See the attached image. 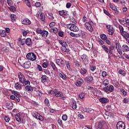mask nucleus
<instances>
[{
  "label": "nucleus",
  "mask_w": 129,
  "mask_h": 129,
  "mask_svg": "<svg viewBox=\"0 0 129 129\" xmlns=\"http://www.w3.org/2000/svg\"><path fill=\"white\" fill-rule=\"evenodd\" d=\"M67 27L69 30L73 32H78V31H79L78 27L74 24H69L67 25Z\"/></svg>",
  "instance_id": "f257e3e1"
},
{
  "label": "nucleus",
  "mask_w": 129,
  "mask_h": 129,
  "mask_svg": "<svg viewBox=\"0 0 129 129\" xmlns=\"http://www.w3.org/2000/svg\"><path fill=\"white\" fill-rule=\"evenodd\" d=\"M93 25V22H92V21H89L88 22H86L84 24L85 28L91 33L93 32V28H92Z\"/></svg>",
  "instance_id": "f03ea898"
},
{
  "label": "nucleus",
  "mask_w": 129,
  "mask_h": 129,
  "mask_svg": "<svg viewBox=\"0 0 129 129\" xmlns=\"http://www.w3.org/2000/svg\"><path fill=\"white\" fill-rule=\"evenodd\" d=\"M32 114L33 116L36 119H38V120H40V121H44V117H43L42 115H41L40 113H38L37 112L33 111Z\"/></svg>",
  "instance_id": "7ed1b4c3"
},
{
  "label": "nucleus",
  "mask_w": 129,
  "mask_h": 129,
  "mask_svg": "<svg viewBox=\"0 0 129 129\" xmlns=\"http://www.w3.org/2000/svg\"><path fill=\"white\" fill-rule=\"evenodd\" d=\"M26 58L28 60H30V61H35L37 59V56L35 53L30 52L26 55Z\"/></svg>",
  "instance_id": "20e7f679"
},
{
  "label": "nucleus",
  "mask_w": 129,
  "mask_h": 129,
  "mask_svg": "<svg viewBox=\"0 0 129 129\" xmlns=\"http://www.w3.org/2000/svg\"><path fill=\"white\" fill-rule=\"evenodd\" d=\"M54 94L56 97H62V99L64 100L65 97H64V94L60 91H58L56 89H55Z\"/></svg>",
  "instance_id": "39448f33"
},
{
  "label": "nucleus",
  "mask_w": 129,
  "mask_h": 129,
  "mask_svg": "<svg viewBox=\"0 0 129 129\" xmlns=\"http://www.w3.org/2000/svg\"><path fill=\"white\" fill-rule=\"evenodd\" d=\"M59 15L64 18V19H67V18L69 17V14H68V11H67L66 10L59 11Z\"/></svg>",
  "instance_id": "423d86ee"
},
{
  "label": "nucleus",
  "mask_w": 129,
  "mask_h": 129,
  "mask_svg": "<svg viewBox=\"0 0 129 129\" xmlns=\"http://www.w3.org/2000/svg\"><path fill=\"white\" fill-rule=\"evenodd\" d=\"M103 90L106 92H108V91H109V92H112V91L114 90V87L112 85L109 86H107L106 87L103 88Z\"/></svg>",
  "instance_id": "0eeeda50"
},
{
  "label": "nucleus",
  "mask_w": 129,
  "mask_h": 129,
  "mask_svg": "<svg viewBox=\"0 0 129 129\" xmlns=\"http://www.w3.org/2000/svg\"><path fill=\"white\" fill-rule=\"evenodd\" d=\"M18 77L19 78V81L21 83H24L25 81H26V78H25V76H24V74L22 73H19L18 74Z\"/></svg>",
  "instance_id": "6e6552de"
},
{
  "label": "nucleus",
  "mask_w": 129,
  "mask_h": 129,
  "mask_svg": "<svg viewBox=\"0 0 129 129\" xmlns=\"http://www.w3.org/2000/svg\"><path fill=\"white\" fill-rule=\"evenodd\" d=\"M125 125L122 121H119L116 124L117 129H125Z\"/></svg>",
  "instance_id": "1a4fd4ad"
},
{
  "label": "nucleus",
  "mask_w": 129,
  "mask_h": 129,
  "mask_svg": "<svg viewBox=\"0 0 129 129\" xmlns=\"http://www.w3.org/2000/svg\"><path fill=\"white\" fill-rule=\"evenodd\" d=\"M106 28L108 29L107 33L108 35H111V36H112V35L114 34L113 27L110 25H106Z\"/></svg>",
  "instance_id": "9d476101"
},
{
  "label": "nucleus",
  "mask_w": 129,
  "mask_h": 129,
  "mask_svg": "<svg viewBox=\"0 0 129 129\" xmlns=\"http://www.w3.org/2000/svg\"><path fill=\"white\" fill-rule=\"evenodd\" d=\"M116 49L118 53L121 56L122 55V51L121 49V46L119 44V43H116Z\"/></svg>",
  "instance_id": "9b49d317"
},
{
  "label": "nucleus",
  "mask_w": 129,
  "mask_h": 129,
  "mask_svg": "<svg viewBox=\"0 0 129 129\" xmlns=\"http://www.w3.org/2000/svg\"><path fill=\"white\" fill-rule=\"evenodd\" d=\"M123 38L126 40V41H128L129 40V34L126 31H124L120 33Z\"/></svg>",
  "instance_id": "f8f14e48"
},
{
  "label": "nucleus",
  "mask_w": 129,
  "mask_h": 129,
  "mask_svg": "<svg viewBox=\"0 0 129 129\" xmlns=\"http://www.w3.org/2000/svg\"><path fill=\"white\" fill-rule=\"evenodd\" d=\"M122 52L126 53L129 51V47L126 44H123L121 46Z\"/></svg>",
  "instance_id": "ddd939ff"
},
{
  "label": "nucleus",
  "mask_w": 129,
  "mask_h": 129,
  "mask_svg": "<svg viewBox=\"0 0 129 129\" xmlns=\"http://www.w3.org/2000/svg\"><path fill=\"white\" fill-rule=\"evenodd\" d=\"M31 67V61H26L23 64V68H25V69H29Z\"/></svg>",
  "instance_id": "4468645a"
},
{
  "label": "nucleus",
  "mask_w": 129,
  "mask_h": 129,
  "mask_svg": "<svg viewBox=\"0 0 129 129\" xmlns=\"http://www.w3.org/2000/svg\"><path fill=\"white\" fill-rule=\"evenodd\" d=\"M85 81L87 83H91L93 81V77L92 76H88L85 78Z\"/></svg>",
  "instance_id": "2eb2a0df"
},
{
  "label": "nucleus",
  "mask_w": 129,
  "mask_h": 129,
  "mask_svg": "<svg viewBox=\"0 0 129 129\" xmlns=\"http://www.w3.org/2000/svg\"><path fill=\"white\" fill-rule=\"evenodd\" d=\"M22 24L29 26V25H31V21L27 18H25L22 21Z\"/></svg>",
  "instance_id": "dca6fc26"
},
{
  "label": "nucleus",
  "mask_w": 129,
  "mask_h": 129,
  "mask_svg": "<svg viewBox=\"0 0 129 129\" xmlns=\"http://www.w3.org/2000/svg\"><path fill=\"white\" fill-rule=\"evenodd\" d=\"M99 101L102 102V103H107L108 102H109V100L106 98H100Z\"/></svg>",
  "instance_id": "f3484780"
},
{
  "label": "nucleus",
  "mask_w": 129,
  "mask_h": 129,
  "mask_svg": "<svg viewBox=\"0 0 129 129\" xmlns=\"http://www.w3.org/2000/svg\"><path fill=\"white\" fill-rule=\"evenodd\" d=\"M48 34L49 33L48 32V31L46 30H42V32H41V34L40 35H41L42 38H47V37H48Z\"/></svg>",
  "instance_id": "a211bd4d"
},
{
  "label": "nucleus",
  "mask_w": 129,
  "mask_h": 129,
  "mask_svg": "<svg viewBox=\"0 0 129 129\" xmlns=\"http://www.w3.org/2000/svg\"><path fill=\"white\" fill-rule=\"evenodd\" d=\"M15 87L17 90H21L22 89V85L19 82L16 83L15 84Z\"/></svg>",
  "instance_id": "6ab92c4d"
},
{
  "label": "nucleus",
  "mask_w": 129,
  "mask_h": 129,
  "mask_svg": "<svg viewBox=\"0 0 129 129\" xmlns=\"http://www.w3.org/2000/svg\"><path fill=\"white\" fill-rule=\"evenodd\" d=\"M109 6H110V8H111L112 10L114 11L113 13L115 15H118V11H117V8H116L115 7L111 6V4H110Z\"/></svg>",
  "instance_id": "aec40b11"
},
{
  "label": "nucleus",
  "mask_w": 129,
  "mask_h": 129,
  "mask_svg": "<svg viewBox=\"0 0 129 129\" xmlns=\"http://www.w3.org/2000/svg\"><path fill=\"white\" fill-rule=\"evenodd\" d=\"M58 42L60 45H61V47H68L67 43L65 41H62V40H59Z\"/></svg>",
  "instance_id": "412c9836"
},
{
  "label": "nucleus",
  "mask_w": 129,
  "mask_h": 129,
  "mask_svg": "<svg viewBox=\"0 0 129 129\" xmlns=\"http://www.w3.org/2000/svg\"><path fill=\"white\" fill-rule=\"evenodd\" d=\"M25 89L26 91H28V92H32L33 90V88L31 86H26L25 87Z\"/></svg>",
  "instance_id": "4be33fe9"
},
{
  "label": "nucleus",
  "mask_w": 129,
  "mask_h": 129,
  "mask_svg": "<svg viewBox=\"0 0 129 129\" xmlns=\"http://www.w3.org/2000/svg\"><path fill=\"white\" fill-rule=\"evenodd\" d=\"M38 18L40 19V20H41V21L44 22L45 19V14H44L43 13H40V15H38Z\"/></svg>",
  "instance_id": "5701e85b"
},
{
  "label": "nucleus",
  "mask_w": 129,
  "mask_h": 129,
  "mask_svg": "<svg viewBox=\"0 0 129 129\" xmlns=\"http://www.w3.org/2000/svg\"><path fill=\"white\" fill-rule=\"evenodd\" d=\"M60 49L61 51L65 52L66 53H68L69 51H70L69 48H68V46L61 47Z\"/></svg>",
  "instance_id": "b1692460"
},
{
  "label": "nucleus",
  "mask_w": 129,
  "mask_h": 129,
  "mask_svg": "<svg viewBox=\"0 0 129 129\" xmlns=\"http://www.w3.org/2000/svg\"><path fill=\"white\" fill-rule=\"evenodd\" d=\"M13 103H12L11 102H7V108L8 109H13Z\"/></svg>",
  "instance_id": "393cba45"
},
{
  "label": "nucleus",
  "mask_w": 129,
  "mask_h": 129,
  "mask_svg": "<svg viewBox=\"0 0 129 129\" xmlns=\"http://www.w3.org/2000/svg\"><path fill=\"white\" fill-rule=\"evenodd\" d=\"M41 80L42 83H45V82H46L47 80H48V77H47L46 75L42 76Z\"/></svg>",
  "instance_id": "a878e982"
},
{
  "label": "nucleus",
  "mask_w": 129,
  "mask_h": 129,
  "mask_svg": "<svg viewBox=\"0 0 129 129\" xmlns=\"http://www.w3.org/2000/svg\"><path fill=\"white\" fill-rule=\"evenodd\" d=\"M56 63L57 65L60 67V64H61V65H63V64H64V61L62 59H56Z\"/></svg>",
  "instance_id": "bb28decb"
},
{
  "label": "nucleus",
  "mask_w": 129,
  "mask_h": 129,
  "mask_svg": "<svg viewBox=\"0 0 129 129\" xmlns=\"http://www.w3.org/2000/svg\"><path fill=\"white\" fill-rule=\"evenodd\" d=\"M25 43L27 46H31L32 44V39L31 38H28L25 40Z\"/></svg>",
  "instance_id": "cd10ccee"
},
{
  "label": "nucleus",
  "mask_w": 129,
  "mask_h": 129,
  "mask_svg": "<svg viewBox=\"0 0 129 129\" xmlns=\"http://www.w3.org/2000/svg\"><path fill=\"white\" fill-rule=\"evenodd\" d=\"M81 58L83 61L84 63L87 62V56L86 54H83L81 56Z\"/></svg>",
  "instance_id": "c85d7f7f"
},
{
  "label": "nucleus",
  "mask_w": 129,
  "mask_h": 129,
  "mask_svg": "<svg viewBox=\"0 0 129 129\" xmlns=\"http://www.w3.org/2000/svg\"><path fill=\"white\" fill-rule=\"evenodd\" d=\"M80 73L82 75H85V74L87 73V70H86L85 69L82 68L80 70Z\"/></svg>",
  "instance_id": "c756f323"
},
{
  "label": "nucleus",
  "mask_w": 129,
  "mask_h": 129,
  "mask_svg": "<svg viewBox=\"0 0 129 129\" xmlns=\"http://www.w3.org/2000/svg\"><path fill=\"white\" fill-rule=\"evenodd\" d=\"M50 31L54 34L58 33V28L56 27H52L50 29Z\"/></svg>",
  "instance_id": "7c9ffc66"
},
{
  "label": "nucleus",
  "mask_w": 129,
  "mask_h": 129,
  "mask_svg": "<svg viewBox=\"0 0 129 129\" xmlns=\"http://www.w3.org/2000/svg\"><path fill=\"white\" fill-rule=\"evenodd\" d=\"M71 106L73 109H76V108H77V104H76V101H73Z\"/></svg>",
  "instance_id": "2f4dec72"
},
{
  "label": "nucleus",
  "mask_w": 129,
  "mask_h": 129,
  "mask_svg": "<svg viewBox=\"0 0 129 129\" xmlns=\"http://www.w3.org/2000/svg\"><path fill=\"white\" fill-rule=\"evenodd\" d=\"M15 118L18 122H20L22 120V119H21V117L20 116L19 113L16 114L15 115Z\"/></svg>",
  "instance_id": "473e14b6"
},
{
  "label": "nucleus",
  "mask_w": 129,
  "mask_h": 129,
  "mask_svg": "<svg viewBox=\"0 0 129 129\" xmlns=\"http://www.w3.org/2000/svg\"><path fill=\"white\" fill-rule=\"evenodd\" d=\"M0 35L1 37H6V35H7V32H6V31L1 30H0Z\"/></svg>",
  "instance_id": "72a5a7b5"
},
{
  "label": "nucleus",
  "mask_w": 129,
  "mask_h": 129,
  "mask_svg": "<svg viewBox=\"0 0 129 129\" xmlns=\"http://www.w3.org/2000/svg\"><path fill=\"white\" fill-rule=\"evenodd\" d=\"M47 18H48V19L49 20H54V15H53V14L52 13H49L48 14V15H47Z\"/></svg>",
  "instance_id": "f704fd0d"
},
{
  "label": "nucleus",
  "mask_w": 129,
  "mask_h": 129,
  "mask_svg": "<svg viewBox=\"0 0 129 129\" xmlns=\"http://www.w3.org/2000/svg\"><path fill=\"white\" fill-rule=\"evenodd\" d=\"M50 66H51L53 70H55V71L57 70V67H56V65H55V63L54 62L51 61Z\"/></svg>",
  "instance_id": "c9c22d12"
},
{
  "label": "nucleus",
  "mask_w": 129,
  "mask_h": 129,
  "mask_svg": "<svg viewBox=\"0 0 129 129\" xmlns=\"http://www.w3.org/2000/svg\"><path fill=\"white\" fill-rule=\"evenodd\" d=\"M119 22L120 24H121V25H123V26H124V27H127L125 20H119Z\"/></svg>",
  "instance_id": "e433bc0d"
},
{
  "label": "nucleus",
  "mask_w": 129,
  "mask_h": 129,
  "mask_svg": "<svg viewBox=\"0 0 129 129\" xmlns=\"http://www.w3.org/2000/svg\"><path fill=\"white\" fill-rule=\"evenodd\" d=\"M11 18L12 22H15L17 20V16L15 14H11Z\"/></svg>",
  "instance_id": "4c0bfd02"
},
{
  "label": "nucleus",
  "mask_w": 129,
  "mask_h": 129,
  "mask_svg": "<svg viewBox=\"0 0 129 129\" xmlns=\"http://www.w3.org/2000/svg\"><path fill=\"white\" fill-rule=\"evenodd\" d=\"M18 41L20 42L21 45H22V46L26 43V39H25L19 38Z\"/></svg>",
  "instance_id": "58836bf2"
},
{
  "label": "nucleus",
  "mask_w": 129,
  "mask_h": 129,
  "mask_svg": "<svg viewBox=\"0 0 129 129\" xmlns=\"http://www.w3.org/2000/svg\"><path fill=\"white\" fill-rule=\"evenodd\" d=\"M102 48L106 52V53H108L109 49H108L107 46H105V45H103L102 46Z\"/></svg>",
  "instance_id": "ea45409f"
},
{
  "label": "nucleus",
  "mask_w": 129,
  "mask_h": 129,
  "mask_svg": "<svg viewBox=\"0 0 129 129\" xmlns=\"http://www.w3.org/2000/svg\"><path fill=\"white\" fill-rule=\"evenodd\" d=\"M12 94H14L16 97H20V94L19 92L16 91H12Z\"/></svg>",
  "instance_id": "a19ab883"
},
{
  "label": "nucleus",
  "mask_w": 129,
  "mask_h": 129,
  "mask_svg": "<svg viewBox=\"0 0 129 129\" xmlns=\"http://www.w3.org/2000/svg\"><path fill=\"white\" fill-rule=\"evenodd\" d=\"M100 38L103 41H105V40H106L107 39V37H106V35L104 34H101Z\"/></svg>",
  "instance_id": "79ce46f5"
},
{
  "label": "nucleus",
  "mask_w": 129,
  "mask_h": 129,
  "mask_svg": "<svg viewBox=\"0 0 129 129\" xmlns=\"http://www.w3.org/2000/svg\"><path fill=\"white\" fill-rule=\"evenodd\" d=\"M118 28L119 30L120 31V34L122 33V32H124V29H123V27H122V26L119 25L118 26Z\"/></svg>",
  "instance_id": "37998d69"
},
{
  "label": "nucleus",
  "mask_w": 129,
  "mask_h": 129,
  "mask_svg": "<svg viewBox=\"0 0 129 129\" xmlns=\"http://www.w3.org/2000/svg\"><path fill=\"white\" fill-rule=\"evenodd\" d=\"M59 75L62 79H66V75L63 73V72L60 73Z\"/></svg>",
  "instance_id": "c03bdc74"
},
{
  "label": "nucleus",
  "mask_w": 129,
  "mask_h": 129,
  "mask_svg": "<svg viewBox=\"0 0 129 129\" xmlns=\"http://www.w3.org/2000/svg\"><path fill=\"white\" fill-rule=\"evenodd\" d=\"M97 129H104L103 128V126L102 125V124L100 122L98 123V125L97 126Z\"/></svg>",
  "instance_id": "a18cd8bd"
},
{
  "label": "nucleus",
  "mask_w": 129,
  "mask_h": 129,
  "mask_svg": "<svg viewBox=\"0 0 129 129\" xmlns=\"http://www.w3.org/2000/svg\"><path fill=\"white\" fill-rule=\"evenodd\" d=\"M9 9L11 12H16L17 11V9L14 6H10Z\"/></svg>",
  "instance_id": "49530a36"
},
{
  "label": "nucleus",
  "mask_w": 129,
  "mask_h": 129,
  "mask_svg": "<svg viewBox=\"0 0 129 129\" xmlns=\"http://www.w3.org/2000/svg\"><path fill=\"white\" fill-rule=\"evenodd\" d=\"M103 85H104V86H107V85H108V84H109V81H108V80H105L103 82Z\"/></svg>",
  "instance_id": "de8ad7c7"
},
{
  "label": "nucleus",
  "mask_w": 129,
  "mask_h": 129,
  "mask_svg": "<svg viewBox=\"0 0 129 129\" xmlns=\"http://www.w3.org/2000/svg\"><path fill=\"white\" fill-rule=\"evenodd\" d=\"M82 82L80 81H77L75 83V84L76 85V86H78V87H80V86H81V84H82Z\"/></svg>",
  "instance_id": "09e8293b"
},
{
  "label": "nucleus",
  "mask_w": 129,
  "mask_h": 129,
  "mask_svg": "<svg viewBox=\"0 0 129 129\" xmlns=\"http://www.w3.org/2000/svg\"><path fill=\"white\" fill-rule=\"evenodd\" d=\"M68 118V116L66 114H63L62 116V120H64V121H66Z\"/></svg>",
  "instance_id": "8fccbe9b"
},
{
  "label": "nucleus",
  "mask_w": 129,
  "mask_h": 129,
  "mask_svg": "<svg viewBox=\"0 0 129 129\" xmlns=\"http://www.w3.org/2000/svg\"><path fill=\"white\" fill-rule=\"evenodd\" d=\"M25 3L29 8H31V3H30V1L29 0H26L25 1Z\"/></svg>",
  "instance_id": "3c124183"
},
{
  "label": "nucleus",
  "mask_w": 129,
  "mask_h": 129,
  "mask_svg": "<svg viewBox=\"0 0 129 129\" xmlns=\"http://www.w3.org/2000/svg\"><path fill=\"white\" fill-rule=\"evenodd\" d=\"M96 69V67L95 66H91L90 67V70L91 71H92L93 72Z\"/></svg>",
  "instance_id": "603ef678"
},
{
  "label": "nucleus",
  "mask_w": 129,
  "mask_h": 129,
  "mask_svg": "<svg viewBox=\"0 0 129 129\" xmlns=\"http://www.w3.org/2000/svg\"><path fill=\"white\" fill-rule=\"evenodd\" d=\"M4 119H5L6 122H9V121H10V120H11V119L10 118V117H9V116H6L4 117Z\"/></svg>",
  "instance_id": "864d4df0"
},
{
  "label": "nucleus",
  "mask_w": 129,
  "mask_h": 129,
  "mask_svg": "<svg viewBox=\"0 0 129 129\" xmlns=\"http://www.w3.org/2000/svg\"><path fill=\"white\" fill-rule=\"evenodd\" d=\"M120 91L122 93L124 96H125V95H126V92H125V90H124V89H120Z\"/></svg>",
  "instance_id": "5fc2aeb1"
},
{
  "label": "nucleus",
  "mask_w": 129,
  "mask_h": 129,
  "mask_svg": "<svg viewBox=\"0 0 129 129\" xmlns=\"http://www.w3.org/2000/svg\"><path fill=\"white\" fill-rule=\"evenodd\" d=\"M101 75L102 77H106L107 76V73L105 71H103L101 73Z\"/></svg>",
  "instance_id": "6e6d98bb"
},
{
  "label": "nucleus",
  "mask_w": 129,
  "mask_h": 129,
  "mask_svg": "<svg viewBox=\"0 0 129 129\" xmlns=\"http://www.w3.org/2000/svg\"><path fill=\"white\" fill-rule=\"evenodd\" d=\"M84 96H85V93H81L79 95V97L81 99H83V98H84Z\"/></svg>",
  "instance_id": "4d7b16f0"
},
{
  "label": "nucleus",
  "mask_w": 129,
  "mask_h": 129,
  "mask_svg": "<svg viewBox=\"0 0 129 129\" xmlns=\"http://www.w3.org/2000/svg\"><path fill=\"white\" fill-rule=\"evenodd\" d=\"M83 110L85 111V112H89L90 111H91L90 108L86 107L83 108Z\"/></svg>",
  "instance_id": "13d9d810"
},
{
  "label": "nucleus",
  "mask_w": 129,
  "mask_h": 129,
  "mask_svg": "<svg viewBox=\"0 0 129 129\" xmlns=\"http://www.w3.org/2000/svg\"><path fill=\"white\" fill-rule=\"evenodd\" d=\"M44 102L46 105H47V106H49V105H50V102H49V100L48 99H45L44 100Z\"/></svg>",
  "instance_id": "bf43d9fd"
},
{
  "label": "nucleus",
  "mask_w": 129,
  "mask_h": 129,
  "mask_svg": "<svg viewBox=\"0 0 129 129\" xmlns=\"http://www.w3.org/2000/svg\"><path fill=\"white\" fill-rule=\"evenodd\" d=\"M66 63L68 70H70V69H71V68L70 67V63L69 61H66Z\"/></svg>",
  "instance_id": "052dcab7"
},
{
  "label": "nucleus",
  "mask_w": 129,
  "mask_h": 129,
  "mask_svg": "<svg viewBox=\"0 0 129 129\" xmlns=\"http://www.w3.org/2000/svg\"><path fill=\"white\" fill-rule=\"evenodd\" d=\"M42 31H43V30H42V29H41V28H38L36 30L37 34H40V35H41L42 34Z\"/></svg>",
  "instance_id": "680f3d73"
},
{
  "label": "nucleus",
  "mask_w": 129,
  "mask_h": 129,
  "mask_svg": "<svg viewBox=\"0 0 129 129\" xmlns=\"http://www.w3.org/2000/svg\"><path fill=\"white\" fill-rule=\"evenodd\" d=\"M119 74H121V75H123V76H124V75H125V73L124 71H123L122 70H119Z\"/></svg>",
  "instance_id": "e2e57ef3"
},
{
  "label": "nucleus",
  "mask_w": 129,
  "mask_h": 129,
  "mask_svg": "<svg viewBox=\"0 0 129 129\" xmlns=\"http://www.w3.org/2000/svg\"><path fill=\"white\" fill-rule=\"evenodd\" d=\"M128 101H129V99H128V98L127 97L124 98V99L123 100V103H127Z\"/></svg>",
  "instance_id": "0e129e2a"
},
{
  "label": "nucleus",
  "mask_w": 129,
  "mask_h": 129,
  "mask_svg": "<svg viewBox=\"0 0 129 129\" xmlns=\"http://www.w3.org/2000/svg\"><path fill=\"white\" fill-rule=\"evenodd\" d=\"M55 25H56V23H55L54 22H51L49 24V27L51 29V28H53L54 27V26H55Z\"/></svg>",
  "instance_id": "69168bd1"
},
{
  "label": "nucleus",
  "mask_w": 129,
  "mask_h": 129,
  "mask_svg": "<svg viewBox=\"0 0 129 129\" xmlns=\"http://www.w3.org/2000/svg\"><path fill=\"white\" fill-rule=\"evenodd\" d=\"M48 94H55V89L53 90H50L48 92Z\"/></svg>",
  "instance_id": "338daca9"
},
{
  "label": "nucleus",
  "mask_w": 129,
  "mask_h": 129,
  "mask_svg": "<svg viewBox=\"0 0 129 129\" xmlns=\"http://www.w3.org/2000/svg\"><path fill=\"white\" fill-rule=\"evenodd\" d=\"M42 67L43 68H47L48 67V62H43L42 63Z\"/></svg>",
  "instance_id": "774afa93"
}]
</instances>
